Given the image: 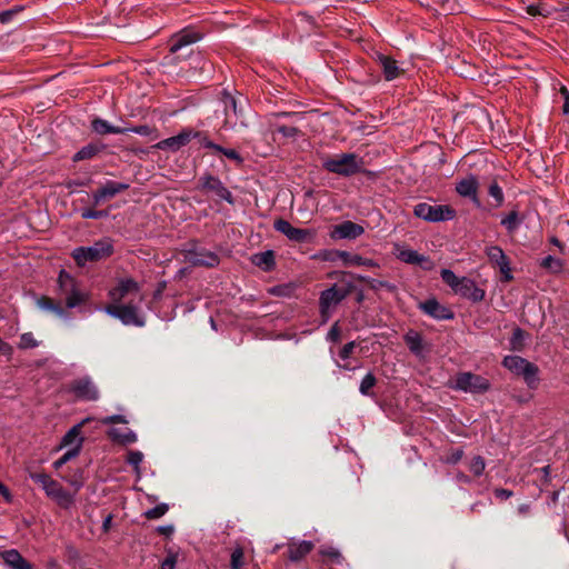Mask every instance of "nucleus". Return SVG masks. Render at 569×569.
<instances>
[{
    "label": "nucleus",
    "instance_id": "obj_28",
    "mask_svg": "<svg viewBox=\"0 0 569 569\" xmlns=\"http://www.w3.org/2000/svg\"><path fill=\"white\" fill-rule=\"evenodd\" d=\"M108 435L113 441L122 445H130L137 441V435L130 429L121 430L118 428H112L109 430Z\"/></svg>",
    "mask_w": 569,
    "mask_h": 569
},
{
    "label": "nucleus",
    "instance_id": "obj_45",
    "mask_svg": "<svg viewBox=\"0 0 569 569\" xmlns=\"http://www.w3.org/2000/svg\"><path fill=\"white\" fill-rule=\"evenodd\" d=\"M243 549L238 547L231 553L230 566L232 569H241L243 566Z\"/></svg>",
    "mask_w": 569,
    "mask_h": 569
},
{
    "label": "nucleus",
    "instance_id": "obj_7",
    "mask_svg": "<svg viewBox=\"0 0 569 569\" xmlns=\"http://www.w3.org/2000/svg\"><path fill=\"white\" fill-rule=\"evenodd\" d=\"M273 227L278 232L284 234L289 240L298 243L311 242L316 237V231L313 229L296 228L283 219L276 220Z\"/></svg>",
    "mask_w": 569,
    "mask_h": 569
},
{
    "label": "nucleus",
    "instance_id": "obj_6",
    "mask_svg": "<svg viewBox=\"0 0 569 569\" xmlns=\"http://www.w3.org/2000/svg\"><path fill=\"white\" fill-rule=\"evenodd\" d=\"M106 312L120 319L126 326H144V319L139 316L138 308L133 305H110L107 306Z\"/></svg>",
    "mask_w": 569,
    "mask_h": 569
},
{
    "label": "nucleus",
    "instance_id": "obj_32",
    "mask_svg": "<svg viewBox=\"0 0 569 569\" xmlns=\"http://www.w3.org/2000/svg\"><path fill=\"white\" fill-rule=\"evenodd\" d=\"M88 300V295L86 292L79 291L77 289H72L70 295L66 299V306L68 308H74L84 303Z\"/></svg>",
    "mask_w": 569,
    "mask_h": 569
},
{
    "label": "nucleus",
    "instance_id": "obj_4",
    "mask_svg": "<svg viewBox=\"0 0 569 569\" xmlns=\"http://www.w3.org/2000/svg\"><path fill=\"white\" fill-rule=\"evenodd\" d=\"M416 217L429 222H440L452 220L456 217V210L448 204H429L421 202L415 206Z\"/></svg>",
    "mask_w": 569,
    "mask_h": 569
},
{
    "label": "nucleus",
    "instance_id": "obj_1",
    "mask_svg": "<svg viewBox=\"0 0 569 569\" xmlns=\"http://www.w3.org/2000/svg\"><path fill=\"white\" fill-rule=\"evenodd\" d=\"M113 252V244L109 238L96 241L90 247H78L73 249L71 256L77 266L84 267L87 262H97L110 257Z\"/></svg>",
    "mask_w": 569,
    "mask_h": 569
},
{
    "label": "nucleus",
    "instance_id": "obj_46",
    "mask_svg": "<svg viewBox=\"0 0 569 569\" xmlns=\"http://www.w3.org/2000/svg\"><path fill=\"white\" fill-rule=\"evenodd\" d=\"M167 511H168V505L160 503V505H157L156 507L149 509L148 511H146L144 516L148 519H158V518H161Z\"/></svg>",
    "mask_w": 569,
    "mask_h": 569
},
{
    "label": "nucleus",
    "instance_id": "obj_37",
    "mask_svg": "<svg viewBox=\"0 0 569 569\" xmlns=\"http://www.w3.org/2000/svg\"><path fill=\"white\" fill-rule=\"evenodd\" d=\"M519 222L518 212L516 210L511 211L501 220V224L505 226L509 232L515 231L518 228Z\"/></svg>",
    "mask_w": 569,
    "mask_h": 569
},
{
    "label": "nucleus",
    "instance_id": "obj_48",
    "mask_svg": "<svg viewBox=\"0 0 569 569\" xmlns=\"http://www.w3.org/2000/svg\"><path fill=\"white\" fill-rule=\"evenodd\" d=\"M79 455L78 449H69L61 458L53 462L56 469L61 468L64 463Z\"/></svg>",
    "mask_w": 569,
    "mask_h": 569
},
{
    "label": "nucleus",
    "instance_id": "obj_35",
    "mask_svg": "<svg viewBox=\"0 0 569 569\" xmlns=\"http://www.w3.org/2000/svg\"><path fill=\"white\" fill-rule=\"evenodd\" d=\"M376 383H377L376 377L371 372H369L361 380L359 391L363 396H371L372 389L376 386Z\"/></svg>",
    "mask_w": 569,
    "mask_h": 569
},
{
    "label": "nucleus",
    "instance_id": "obj_33",
    "mask_svg": "<svg viewBox=\"0 0 569 569\" xmlns=\"http://www.w3.org/2000/svg\"><path fill=\"white\" fill-rule=\"evenodd\" d=\"M406 343L411 352L419 355L422 350V339L417 332H409L405 337Z\"/></svg>",
    "mask_w": 569,
    "mask_h": 569
},
{
    "label": "nucleus",
    "instance_id": "obj_11",
    "mask_svg": "<svg viewBox=\"0 0 569 569\" xmlns=\"http://www.w3.org/2000/svg\"><path fill=\"white\" fill-rule=\"evenodd\" d=\"M200 137L199 131H194L192 129H184L179 134L174 137L167 138L161 140L156 144V148L160 150H171L178 151L183 146L188 144L192 138Z\"/></svg>",
    "mask_w": 569,
    "mask_h": 569
},
{
    "label": "nucleus",
    "instance_id": "obj_54",
    "mask_svg": "<svg viewBox=\"0 0 569 569\" xmlns=\"http://www.w3.org/2000/svg\"><path fill=\"white\" fill-rule=\"evenodd\" d=\"M107 213L104 211H97L93 209H86L82 211L81 217L83 219H99L104 217Z\"/></svg>",
    "mask_w": 569,
    "mask_h": 569
},
{
    "label": "nucleus",
    "instance_id": "obj_2",
    "mask_svg": "<svg viewBox=\"0 0 569 569\" xmlns=\"http://www.w3.org/2000/svg\"><path fill=\"white\" fill-rule=\"evenodd\" d=\"M361 164L362 161L356 153H340L322 158V168L325 170L343 177L359 172Z\"/></svg>",
    "mask_w": 569,
    "mask_h": 569
},
{
    "label": "nucleus",
    "instance_id": "obj_17",
    "mask_svg": "<svg viewBox=\"0 0 569 569\" xmlns=\"http://www.w3.org/2000/svg\"><path fill=\"white\" fill-rule=\"evenodd\" d=\"M140 291L139 283L132 278L121 279L118 286L110 290L109 295L114 302H119L124 299L129 293H136Z\"/></svg>",
    "mask_w": 569,
    "mask_h": 569
},
{
    "label": "nucleus",
    "instance_id": "obj_47",
    "mask_svg": "<svg viewBox=\"0 0 569 569\" xmlns=\"http://www.w3.org/2000/svg\"><path fill=\"white\" fill-rule=\"evenodd\" d=\"M523 338L525 332L520 328L515 329L511 338L512 349L521 350L523 347Z\"/></svg>",
    "mask_w": 569,
    "mask_h": 569
},
{
    "label": "nucleus",
    "instance_id": "obj_53",
    "mask_svg": "<svg viewBox=\"0 0 569 569\" xmlns=\"http://www.w3.org/2000/svg\"><path fill=\"white\" fill-rule=\"evenodd\" d=\"M22 10L21 7H16L13 9H10V10H7V11H2L0 12V21L2 23H6L8 21L11 20V18L17 14L18 12H20Z\"/></svg>",
    "mask_w": 569,
    "mask_h": 569
},
{
    "label": "nucleus",
    "instance_id": "obj_39",
    "mask_svg": "<svg viewBox=\"0 0 569 569\" xmlns=\"http://www.w3.org/2000/svg\"><path fill=\"white\" fill-rule=\"evenodd\" d=\"M488 193L495 199L496 201V204L495 207H499L502 204L503 202V192H502V189L499 187V184L497 183L496 180H493L489 188H488Z\"/></svg>",
    "mask_w": 569,
    "mask_h": 569
},
{
    "label": "nucleus",
    "instance_id": "obj_31",
    "mask_svg": "<svg viewBox=\"0 0 569 569\" xmlns=\"http://www.w3.org/2000/svg\"><path fill=\"white\" fill-rule=\"evenodd\" d=\"M222 101L224 104V111H226V122L230 121L231 113L237 118L238 116V109H237V101L233 96H231L228 92H223L222 94Z\"/></svg>",
    "mask_w": 569,
    "mask_h": 569
},
{
    "label": "nucleus",
    "instance_id": "obj_44",
    "mask_svg": "<svg viewBox=\"0 0 569 569\" xmlns=\"http://www.w3.org/2000/svg\"><path fill=\"white\" fill-rule=\"evenodd\" d=\"M359 280L366 282L368 284V287L373 290H379L380 288H387L388 290L393 289V287L386 281H380V280L371 279V278H367V277H359Z\"/></svg>",
    "mask_w": 569,
    "mask_h": 569
},
{
    "label": "nucleus",
    "instance_id": "obj_15",
    "mask_svg": "<svg viewBox=\"0 0 569 569\" xmlns=\"http://www.w3.org/2000/svg\"><path fill=\"white\" fill-rule=\"evenodd\" d=\"M456 293L460 295L462 298L471 300L472 302L482 301L485 298V290L477 287L473 280L466 277L461 278Z\"/></svg>",
    "mask_w": 569,
    "mask_h": 569
},
{
    "label": "nucleus",
    "instance_id": "obj_38",
    "mask_svg": "<svg viewBox=\"0 0 569 569\" xmlns=\"http://www.w3.org/2000/svg\"><path fill=\"white\" fill-rule=\"evenodd\" d=\"M441 278L448 286L452 288L455 292L457 291V288L459 287L461 279H459L451 270L442 269Z\"/></svg>",
    "mask_w": 569,
    "mask_h": 569
},
{
    "label": "nucleus",
    "instance_id": "obj_16",
    "mask_svg": "<svg viewBox=\"0 0 569 569\" xmlns=\"http://www.w3.org/2000/svg\"><path fill=\"white\" fill-rule=\"evenodd\" d=\"M46 493L63 509H69L74 503V495L63 489L56 480Z\"/></svg>",
    "mask_w": 569,
    "mask_h": 569
},
{
    "label": "nucleus",
    "instance_id": "obj_13",
    "mask_svg": "<svg viewBox=\"0 0 569 569\" xmlns=\"http://www.w3.org/2000/svg\"><path fill=\"white\" fill-rule=\"evenodd\" d=\"M127 189H129L128 183L107 181L101 188H99L96 192H93V194H92L93 204L98 206L106 199H112L118 193L126 191Z\"/></svg>",
    "mask_w": 569,
    "mask_h": 569
},
{
    "label": "nucleus",
    "instance_id": "obj_20",
    "mask_svg": "<svg viewBox=\"0 0 569 569\" xmlns=\"http://www.w3.org/2000/svg\"><path fill=\"white\" fill-rule=\"evenodd\" d=\"M377 59L382 69L385 79L387 81H391L403 73V70L398 66V62L392 58L385 54H378Z\"/></svg>",
    "mask_w": 569,
    "mask_h": 569
},
{
    "label": "nucleus",
    "instance_id": "obj_56",
    "mask_svg": "<svg viewBox=\"0 0 569 569\" xmlns=\"http://www.w3.org/2000/svg\"><path fill=\"white\" fill-rule=\"evenodd\" d=\"M128 420L124 416L113 415L102 419V423L104 425H113V423H127Z\"/></svg>",
    "mask_w": 569,
    "mask_h": 569
},
{
    "label": "nucleus",
    "instance_id": "obj_64",
    "mask_svg": "<svg viewBox=\"0 0 569 569\" xmlns=\"http://www.w3.org/2000/svg\"><path fill=\"white\" fill-rule=\"evenodd\" d=\"M329 338L331 340H333V341H338L339 340V338H340V330H339L337 323L329 331Z\"/></svg>",
    "mask_w": 569,
    "mask_h": 569
},
{
    "label": "nucleus",
    "instance_id": "obj_25",
    "mask_svg": "<svg viewBox=\"0 0 569 569\" xmlns=\"http://www.w3.org/2000/svg\"><path fill=\"white\" fill-rule=\"evenodd\" d=\"M398 258L401 261H403L406 263H411V264H422V262H426V266H423L425 270H430L433 268V263L428 257L420 254L417 251L411 250V249L400 250L398 253Z\"/></svg>",
    "mask_w": 569,
    "mask_h": 569
},
{
    "label": "nucleus",
    "instance_id": "obj_21",
    "mask_svg": "<svg viewBox=\"0 0 569 569\" xmlns=\"http://www.w3.org/2000/svg\"><path fill=\"white\" fill-rule=\"evenodd\" d=\"M365 232L362 226L352 221H343L335 227L333 236L341 239H356Z\"/></svg>",
    "mask_w": 569,
    "mask_h": 569
},
{
    "label": "nucleus",
    "instance_id": "obj_59",
    "mask_svg": "<svg viewBox=\"0 0 569 569\" xmlns=\"http://www.w3.org/2000/svg\"><path fill=\"white\" fill-rule=\"evenodd\" d=\"M560 93L563 98L562 111L563 113H569V90L566 87H561Z\"/></svg>",
    "mask_w": 569,
    "mask_h": 569
},
{
    "label": "nucleus",
    "instance_id": "obj_14",
    "mask_svg": "<svg viewBox=\"0 0 569 569\" xmlns=\"http://www.w3.org/2000/svg\"><path fill=\"white\" fill-rule=\"evenodd\" d=\"M487 256L491 263L496 264L501 273L503 274L505 281H510L512 279L511 269L509 266V260L502 249L497 246L489 247L487 249Z\"/></svg>",
    "mask_w": 569,
    "mask_h": 569
},
{
    "label": "nucleus",
    "instance_id": "obj_8",
    "mask_svg": "<svg viewBox=\"0 0 569 569\" xmlns=\"http://www.w3.org/2000/svg\"><path fill=\"white\" fill-rule=\"evenodd\" d=\"M352 288V284H349L346 288H338L337 284H333L329 289L322 291L319 299L321 315L326 316L330 308L338 306L351 293Z\"/></svg>",
    "mask_w": 569,
    "mask_h": 569
},
{
    "label": "nucleus",
    "instance_id": "obj_60",
    "mask_svg": "<svg viewBox=\"0 0 569 569\" xmlns=\"http://www.w3.org/2000/svg\"><path fill=\"white\" fill-rule=\"evenodd\" d=\"M495 496L501 499H509L512 496V491L503 488L495 489Z\"/></svg>",
    "mask_w": 569,
    "mask_h": 569
},
{
    "label": "nucleus",
    "instance_id": "obj_27",
    "mask_svg": "<svg viewBox=\"0 0 569 569\" xmlns=\"http://www.w3.org/2000/svg\"><path fill=\"white\" fill-rule=\"evenodd\" d=\"M91 128L98 134L104 136L109 133H124L127 132L126 128L111 126L108 121L96 118L91 121Z\"/></svg>",
    "mask_w": 569,
    "mask_h": 569
},
{
    "label": "nucleus",
    "instance_id": "obj_30",
    "mask_svg": "<svg viewBox=\"0 0 569 569\" xmlns=\"http://www.w3.org/2000/svg\"><path fill=\"white\" fill-rule=\"evenodd\" d=\"M252 262L263 270L269 271L274 266V254L272 251L257 253L253 256Z\"/></svg>",
    "mask_w": 569,
    "mask_h": 569
},
{
    "label": "nucleus",
    "instance_id": "obj_3",
    "mask_svg": "<svg viewBox=\"0 0 569 569\" xmlns=\"http://www.w3.org/2000/svg\"><path fill=\"white\" fill-rule=\"evenodd\" d=\"M502 363L510 371L522 376L529 388L533 389L537 387L539 369L536 365L519 356H507Z\"/></svg>",
    "mask_w": 569,
    "mask_h": 569
},
{
    "label": "nucleus",
    "instance_id": "obj_62",
    "mask_svg": "<svg viewBox=\"0 0 569 569\" xmlns=\"http://www.w3.org/2000/svg\"><path fill=\"white\" fill-rule=\"evenodd\" d=\"M12 352V348L9 343L4 342L1 338H0V353L4 355V356H9L11 355Z\"/></svg>",
    "mask_w": 569,
    "mask_h": 569
},
{
    "label": "nucleus",
    "instance_id": "obj_5",
    "mask_svg": "<svg viewBox=\"0 0 569 569\" xmlns=\"http://www.w3.org/2000/svg\"><path fill=\"white\" fill-rule=\"evenodd\" d=\"M453 388L465 392L482 393L490 388V382L479 375L460 372L455 378Z\"/></svg>",
    "mask_w": 569,
    "mask_h": 569
},
{
    "label": "nucleus",
    "instance_id": "obj_22",
    "mask_svg": "<svg viewBox=\"0 0 569 569\" xmlns=\"http://www.w3.org/2000/svg\"><path fill=\"white\" fill-rule=\"evenodd\" d=\"M420 308L429 316L436 319H452L453 313L442 305H440L436 299L426 300L420 305Z\"/></svg>",
    "mask_w": 569,
    "mask_h": 569
},
{
    "label": "nucleus",
    "instance_id": "obj_52",
    "mask_svg": "<svg viewBox=\"0 0 569 569\" xmlns=\"http://www.w3.org/2000/svg\"><path fill=\"white\" fill-rule=\"evenodd\" d=\"M277 130L283 137H289V138L296 137L299 132V130L296 127H291V126H280V127H278Z\"/></svg>",
    "mask_w": 569,
    "mask_h": 569
},
{
    "label": "nucleus",
    "instance_id": "obj_58",
    "mask_svg": "<svg viewBox=\"0 0 569 569\" xmlns=\"http://www.w3.org/2000/svg\"><path fill=\"white\" fill-rule=\"evenodd\" d=\"M127 131H131L141 136H148L152 129L149 126H137L132 128H126Z\"/></svg>",
    "mask_w": 569,
    "mask_h": 569
},
{
    "label": "nucleus",
    "instance_id": "obj_63",
    "mask_svg": "<svg viewBox=\"0 0 569 569\" xmlns=\"http://www.w3.org/2000/svg\"><path fill=\"white\" fill-rule=\"evenodd\" d=\"M176 560L172 557L166 558L161 563V569H174Z\"/></svg>",
    "mask_w": 569,
    "mask_h": 569
},
{
    "label": "nucleus",
    "instance_id": "obj_29",
    "mask_svg": "<svg viewBox=\"0 0 569 569\" xmlns=\"http://www.w3.org/2000/svg\"><path fill=\"white\" fill-rule=\"evenodd\" d=\"M340 259L343 261L347 266H366V267H376L377 263L371 260L363 258L359 254H352L347 251H340L339 253Z\"/></svg>",
    "mask_w": 569,
    "mask_h": 569
},
{
    "label": "nucleus",
    "instance_id": "obj_42",
    "mask_svg": "<svg viewBox=\"0 0 569 569\" xmlns=\"http://www.w3.org/2000/svg\"><path fill=\"white\" fill-rule=\"evenodd\" d=\"M485 468H486V463H485V460L482 457L476 456L471 459L469 469L475 476H477V477L481 476Z\"/></svg>",
    "mask_w": 569,
    "mask_h": 569
},
{
    "label": "nucleus",
    "instance_id": "obj_26",
    "mask_svg": "<svg viewBox=\"0 0 569 569\" xmlns=\"http://www.w3.org/2000/svg\"><path fill=\"white\" fill-rule=\"evenodd\" d=\"M478 181L473 176L459 181L456 186L457 192L462 197H469L477 200Z\"/></svg>",
    "mask_w": 569,
    "mask_h": 569
},
{
    "label": "nucleus",
    "instance_id": "obj_9",
    "mask_svg": "<svg viewBox=\"0 0 569 569\" xmlns=\"http://www.w3.org/2000/svg\"><path fill=\"white\" fill-rule=\"evenodd\" d=\"M69 390L77 399L83 401H97L99 399V390L89 377L74 379L70 382Z\"/></svg>",
    "mask_w": 569,
    "mask_h": 569
},
{
    "label": "nucleus",
    "instance_id": "obj_12",
    "mask_svg": "<svg viewBox=\"0 0 569 569\" xmlns=\"http://www.w3.org/2000/svg\"><path fill=\"white\" fill-rule=\"evenodd\" d=\"M202 190L214 193L218 198L226 200L229 203H233V197L231 192L223 186L221 180L217 177L207 174L200 178Z\"/></svg>",
    "mask_w": 569,
    "mask_h": 569
},
{
    "label": "nucleus",
    "instance_id": "obj_23",
    "mask_svg": "<svg viewBox=\"0 0 569 569\" xmlns=\"http://www.w3.org/2000/svg\"><path fill=\"white\" fill-rule=\"evenodd\" d=\"M313 549L311 541H301L288 543L287 557L290 561L297 562L303 559Z\"/></svg>",
    "mask_w": 569,
    "mask_h": 569
},
{
    "label": "nucleus",
    "instance_id": "obj_36",
    "mask_svg": "<svg viewBox=\"0 0 569 569\" xmlns=\"http://www.w3.org/2000/svg\"><path fill=\"white\" fill-rule=\"evenodd\" d=\"M540 266L545 269H548L551 272L558 273L562 270V261L558 258H555L552 256H547L542 259Z\"/></svg>",
    "mask_w": 569,
    "mask_h": 569
},
{
    "label": "nucleus",
    "instance_id": "obj_57",
    "mask_svg": "<svg viewBox=\"0 0 569 569\" xmlns=\"http://www.w3.org/2000/svg\"><path fill=\"white\" fill-rule=\"evenodd\" d=\"M356 347V342L351 341L346 343L339 352L340 358L348 359Z\"/></svg>",
    "mask_w": 569,
    "mask_h": 569
},
{
    "label": "nucleus",
    "instance_id": "obj_34",
    "mask_svg": "<svg viewBox=\"0 0 569 569\" xmlns=\"http://www.w3.org/2000/svg\"><path fill=\"white\" fill-rule=\"evenodd\" d=\"M99 152V148L96 144H87L81 148L74 156L73 161H82L93 158Z\"/></svg>",
    "mask_w": 569,
    "mask_h": 569
},
{
    "label": "nucleus",
    "instance_id": "obj_10",
    "mask_svg": "<svg viewBox=\"0 0 569 569\" xmlns=\"http://www.w3.org/2000/svg\"><path fill=\"white\" fill-rule=\"evenodd\" d=\"M186 261L197 267L212 268L219 264V257L217 253L206 249H192L186 253Z\"/></svg>",
    "mask_w": 569,
    "mask_h": 569
},
{
    "label": "nucleus",
    "instance_id": "obj_43",
    "mask_svg": "<svg viewBox=\"0 0 569 569\" xmlns=\"http://www.w3.org/2000/svg\"><path fill=\"white\" fill-rule=\"evenodd\" d=\"M526 11L528 14L533 16V17L535 16L548 17L551 14V10L547 9L545 6H542L540 3L529 4L526 8Z\"/></svg>",
    "mask_w": 569,
    "mask_h": 569
},
{
    "label": "nucleus",
    "instance_id": "obj_51",
    "mask_svg": "<svg viewBox=\"0 0 569 569\" xmlns=\"http://www.w3.org/2000/svg\"><path fill=\"white\" fill-rule=\"evenodd\" d=\"M199 139V142L201 146H203L204 148H209V149H212L213 151H217V150H222V147L210 141L206 136H203L201 132H200V137H197Z\"/></svg>",
    "mask_w": 569,
    "mask_h": 569
},
{
    "label": "nucleus",
    "instance_id": "obj_61",
    "mask_svg": "<svg viewBox=\"0 0 569 569\" xmlns=\"http://www.w3.org/2000/svg\"><path fill=\"white\" fill-rule=\"evenodd\" d=\"M462 455H463L462 450H460V449L455 450L450 453V456H448L447 461L450 463H456L462 458Z\"/></svg>",
    "mask_w": 569,
    "mask_h": 569
},
{
    "label": "nucleus",
    "instance_id": "obj_18",
    "mask_svg": "<svg viewBox=\"0 0 569 569\" xmlns=\"http://www.w3.org/2000/svg\"><path fill=\"white\" fill-rule=\"evenodd\" d=\"M89 421V419H83L81 422L74 425L62 438L60 448L73 446L71 449H78L80 453L83 438L81 437L82 427Z\"/></svg>",
    "mask_w": 569,
    "mask_h": 569
},
{
    "label": "nucleus",
    "instance_id": "obj_49",
    "mask_svg": "<svg viewBox=\"0 0 569 569\" xmlns=\"http://www.w3.org/2000/svg\"><path fill=\"white\" fill-rule=\"evenodd\" d=\"M37 346H38V342L36 341L32 333L27 332L21 336L20 343H19V347L21 349L34 348Z\"/></svg>",
    "mask_w": 569,
    "mask_h": 569
},
{
    "label": "nucleus",
    "instance_id": "obj_19",
    "mask_svg": "<svg viewBox=\"0 0 569 569\" xmlns=\"http://www.w3.org/2000/svg\"><path fill=\"white\" fill-rule=\"evenodd\" d=\"M0 556L4 563L11 569H33V566L16 549L1 551Z\"/></svg>",
    "mask_w": 569,
    "mask_h": 569
},
{
    "label": "nucleus",
    "instance_id": "obj_50",
    "mask_svg": "<svg viewBox=\"0 0 569 569\" xmlns=\"http://www.w3.org/2000/svg\"><path fill=\"white\" fill-rule=\"evenodd\" d=\"M143 459V455L140 451H130L128 455L127 461L136 468V470H139V465L141 463Z\"/></svg>",
    "mask_w": 569,
    "mask_h": 569
},
{
    "label": "nucleus",
    "instance_id": "obj_55",
    "mask_svg": "<svg viewBox=\"0 0 569 569\" xmlns=\"http://www.w3.org/2000/svg\"><path fill=\"white\" fill-rule=\"evenodd\" d=\"M216 152L223 153L227 158L234 160L238 163L242 162L241 156L233 149H226L222 147V150H217Z\"/></svg>",
    "mask_w": 569,
    "mask_h": 569
},
{
    "label": "nucleus",
    "instance_id": "obj_41",
    "mask_svg": "<svg viewBox=\"0 0 569 569\" xmlns=\"http://www.w3.org/2000/svg\"><path fill=\"white\" fill-rule=\"evenodd\" d=\"M39 306L43 309H47V310H50V311L57 313L60 317H62L64 315V310L60 306L56 305L53 302V300L50 298H47V297L41 298L39 300Z\"/></svg>",
    "mask_w": 569,
    "mask_h": 569
},
{
    "label": "nucleus",
    "instance_id": "obj_40",
    "mask_svg": "<svg viewBox=\"0 0 569 569\" xmlns=\"http://www.w3.org/2000/svg\"><path fill=\"white\" fill-rule=\"evenodd\" d=\"M30 477L34 482L39 483L46 492L54 482V480L47 473H31Z\"/></svg>",
    "mask_w": 569,
    "mask_h": 569
},
{
    "label": "nucleus",
    "instance_id": "obj_24",
    "mask_svg": "<svg viewBox=\"0 0 569 569\" xmlns=\"http://www.w3.org/2000/svg\"><path fill=\"white\" fill-rule=\"evenodd\" d=\"M200 39L199 33L191 31H183L179 34H176L171 39L170 52L176 53L181 49L197 42Z\"/></svg>",
    "mask_w": 569,
    "mask_h": 569
}]
</instances>
